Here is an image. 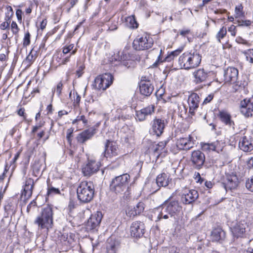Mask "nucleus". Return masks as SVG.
<instances>
[{
    "instance_id": "f257e3e1",
    "label": "nucleus",
    "mask_w": 253,
    "mask_h": 253,
    "mask_svg": "<svg viewBox=\"0 0 253 253\" xmlns=\"http://www.w3.org/2000/svg\"><path fill=\"white\" fill-rule=\"evenodd\" d=\"M53 211L51 206L46 205L42 209L40 214L36 217L34 223L38 225L39 230H44L47 233L52 228Z\"/></svg>"
},
{
    "instance_id": "f03ea898",
    "label": "nucleus",
    "mask_w": 253,
    "mask_h": 253,
    "mask_svg": "<svg viewBox=\"0 0 253 253\" xmlns=\"http://www.w3.org/2000/svg\"><path fill=\"white\" fill-rule=\"evenodd\" d=\"M201 59L202 56L197 51L185 52L178 58L179 67L187 70L193 69L200 65Z\"/></svg>"
},
{
    "instance_id": "7ed1b4c3",
    "label": "nucleus",
    "mask_w": 253,
    "mask_h": 253,
    "mask_svg": "<svg viewBox=\"0 0 253 253\" xmlns=\"http://www.w3.org/2000/svg\"><path fill=\"white\" fill-rule=\"evenodd\" d=\"M78 199L83 203H88L93 198L94 186L91 181L81 182L77 189Z\"/></svg>"
},
{
    "instance_id": "20e7f679",
    "label": "nucleus",
    "mask_w": 253,
    "mask_h": 253,
    "mask_svg": "<svg viewBox=\"0 0 253 253\" xmlns=\"http://www.w3.org/2000/svg\"><path fill=\"white\" fill-rule=\"evenodd\" d=\"M130 179V176L127 173L115 176L110 182V191L117 195H122L128 188Z\"/></svg>"
},
{
    "instance_id": "39448f33",
    "label": "nucleus",
    "mask_w": 253,
    "mask_h": 253,
    "mask_svg": "<svg viewBox=\"0 0 253 253\" xmlns=\"http://www.w3.org/2000/svg\"><path fill=\"white\" fill-rule=\"evenodd\" d=\"M153 43V40L151 36L145 33L137 36L133 42L132 46L136 50H144L151 48Z\"/></svg>"
},
{
    "instance_id": "423d86ee",
    "label": "nucleus",
    "mask_w": 253,
    "mask_h": 253,
    "mask_svg": "<svg viewBox=\"0 0 253 253\" xmlns=\"http://www.w3.org/2000/svg\"><path fill=\"white\" fill-rule=\"evenodd\" d=\"M113 76L110 73H105L98 76L94 80V88L98 90H105L113 83Z\"/></svg>"
},
{
    "instance_id": "0eeeda50",
    "label": "nucleus",
    "mask_w": 253,
    "mask_h": 253,
    "mask_svg": "<svg viewBox=\"0 0 253 253\" xmlns=\"http://www.w3.org/2000/svg\"><path fill=\"white\" fill-rule=\"evenodd\" d=\"M248 227V225L247 222L244 220H241L232 223L230 229L234 238H243L245 235Z\"/></svg>"
},
{
    "instance_id": "6e6552de",
    "label": "nucleus",
    "mask_w": 253,
    "mask_h": 253,
    "mask_svg": "<svg viewBox=\"0 0 253 253\" xmlns=\"http://www.w3.org/2000/svg\"><path fill=\"white\" fill-rule=\"evenodd\" d=\"M205 155L200 150H195L192 152L190 161L191 166L196 169H202L205 162Z\"/></svg>"
},
{
    "instance_id": "1a4fd4ad",
    "label": "nucleus",
    "mask_w": 253,
    "mask_h": 253,
    "mask_svg": "<svg viewBox=\"0 0 253 253\" xmlns=\"http://www.w3.org/2000/svg\"><path fill=\"white\" fill-rule=\"evenodd\" d=\"M100 163L93 158H87V162L82 168V172L85 176H90L98 171Z\"/></svg>"
},
{
    "instance_id": "9d476101",
    "label": "nucleus",
    "mask_w": 253,
    "mask_h": 253,
    "mask_svg": "<svg viewBox=\"0 0 253 253\" xmlns=\"http://www.w3.org/2000/svg\"><path fill=\"white\" fill-rule=\"evenodd\" d=\"M239 181L236 174L232 173L227 175L226 178L221 183L222 186L226 192L232 191L236 189L239 185Z\"/></svg>"
},
{
    "instance_id": "9b49d317",
    "label": "nucleus",
    "mask_w": 253,
    "mask_h": 253,
    "mask_svg": "<svg viewBox=\"0 0 253 253\" xmlns=\"http://www.w3.org/2000/svg\"><path fill=\"white\" fill-rule=\"evenodd\" d=\"M166 124L167 122L164 119L156 118L151 122L150 133L157 136H160L163 133Z\"/></svg>"
},
{
    "instance_id": "f8f14e48",
    "label": "nucleus",
    "mask_w": 253,
    "mask_h": 253,
    "mask_svg": "<svg viewBox=\"0 0 253 253\" xmlns=\"http://www.w3.org/2000/svg\"><path fill=\"white\" fill-rule=\"evenodd\" d=\"M119 150L116 142L110 140H106L105 143L104 156L106 158H112L119 155Z\"/></svg>"
},
{
    "instance_id": "ddd939ff",
    "label": "nucleus",
    "mask_w": 253,
    "mask_h": 253,
    "mask_svg": "<svg viewBox=\"0 0 253 253\" xmlns=\"http://www.w3.org/2000/svg\"><path fill=\"white\" fill-rule=\"evenodd\" d=\"M145 231V226L143 222L135 221L131 223L130 227V235L135 238L142 237Z\"/></svg>"
},
{
    "instance_id": "4468645a",
    "label": "nucleus",
    "mask_w": 253,
    "mask_h": 253,
    "mask_svg": "<svg viewBox=\"0 0 253 253\" xmlns=\"http://www.w3.org/2000/svg\"><path fill=\"white\" fill-rule=\"evenodd\" d=\"M200 101V96L196 93H192L189 96L187 100L189 107L188 113L191 117L195 116V112L199 108Z\"/></svg>"
},
{
    "instance_id": "2eb2a0df",
    "label": "nucleus",
    "mask_w": 253,
    "mask_h": 253,
    "mask_svg": "<svg viewBox=\"0 0 253 253\" xmlns=\"http://www.w3.org/2000/svg\"><path fill=\"white\" fill-rule=\"evenodd\" d=\"M155 105L150 104L140 110L136 111V119L140 122L144 121L148 116H150L153 114L155 112Z\"/></svg>"
},
{
    "instance_id": "dca6fc26",
    "label": "nucleus",
    "mask_w": 253,
    "mask_h": 253,
    "mask_svg": "<svg viewBox=\"0 0 253 253\" xmlns=\"http://www.w3.org/2000/svg\"><path fill=\"white\" fill-rule=\"evenodd\" d=\"M239 148L245 152H251L253 150V138L250 135L241 137L239 142Z\"/></svg>"
},
{
    "instance_id": "f3484780",
    "label": "nucleus",
    "mask_w": 253,
    "mask_h": 253,
    "mask_svg": "<svg viewBox=\"0 0 253 253\" xmlns=\"http://www.w3.org/2000/svg\"><path fill=\"white\" fill-rule=\"evenodd\" d=\"M199 194L195 190H187L184 191L181 196V202L185 205L192 204L198 198Z\"/></svg>"
},
{
    "instance_id": "a211bd4d",
    "label": "nucleus",
    "mask_w": 253,
    "mask_h": 253,
    "mask_svg": "<svg viewBox=\"0 0 253 253\" xmlns=\"http://www.w3.org/2000/svg\"><path fill=\"white\" fill-rule=\"evenodd\" d=\"M240 111L246 117L253 116V98L245 99L241 103Z\"/></svg>"
},
{
    "instance_id": "6ab92c4d",
    "label": "nucleus",
    "mask_w": 253,
    "mask_h": 253,
    "mask_svg": "<svg viewBox=\"0 0 253 253\" xmlns=\"http://www.w3.org/2000/svg\"><path fill=\"white\" fill-rule=\"evenodd\" d=\"M102 218V214L100 211H97L96 213L92 214L86 224L87 230L92 231L95 229L99 226Z\"/></svg>"
},
{
    "instance_id": "aec40b11",
    "label": "nucleus",
    "mask_w": 253,
    "mask_h": 253,
    "mask_svg": "<svg viewBox=\"0 0 253 253\" xmlns=\"http://www.w3.org/2000/svg\"><path fill=\"white\" fill-rule=\"evenodd\" d=\"M223 76L225 83H234L238 77V70L234 67H228L224 70Z\"/></svg>"
},
{
    "instance_id": "412c9836",
    "label": "nucleus",
    "mask_w": 253,
    "mask_h": 253,
    "mask_svg": "<svg viewBox=\"0 0 253 253\" xmlns=\"http://www.w3.org/2000/svg\"><path fill=\"white\" fill-rule=\"evenodd\" d=\"M176 147L180 150H188L194 147L192 137L189 135L188 137L180 138L176 141Z\"/></svg>"
},
{
    "instance_id": "4be33fe9",
    "label": "nucleus",
    "mask_w": 253,
    "mask_h": 253,
    "mask_svg": "<svg viewBox=\"0 0 253 253\" xmlns=\"http://www.w3.org/2000/svg\"><path fill=\"white\" fill-rule=\"evenodd\" d=\"M96 132V130L93 127L84 130L77 135V140L78 142L83 144L87 140L91 139Z\"/></svg>"
},
{
    "instance_id": "5701e85b",
    "label": "nucleus",
    "mask_w": 253,
    "mask_h": 253,
    "mask_svg": "<svg viewBox=\"0 0 253 253\" xmlns=\"http://www.w3.org/2000/svg\"><path fill=\"white\" fill-rule=\"evenodd\" d=\"M168 210V213L172 217L180 211L182 207L177 200H169L164 204Z\"/></svg>"
},
{
    "instance_id": "b1692460",
    "label": "nucleus",
    "mask_w": 253,
    "mask_h": 253,
    "mask_svg": "<svg viewBox=\"0 0 253 253\" xmlns=\"http://www.w3.org/2000/svg\"><path fill=\"white\" fill-rule=\"evenodd\" d=\"M140 93L145 96H149L154 90V86L150 81L142 79L139 84Z\"/></svg>"
},
{
    "instance_id": "393cba45",
    "label": "nucleus",
    "mask_w": 253,
    "mask_h": 253,
    "mask_svg": "<svg viewBox=\"0 0 253 253\" xmlns=\"http://www.w3.org/2000/svg\"><path fill=\"white\" fill-rule=\"evenodd\" d=\"M34 184L35 183L33 178H28L25 181L21 196L24 197V198L26 199H29L32 195Z\"/></svg>"
},
{
    "instance_id": "a878e982",
    "label": "nucleus",
    "mask_w": 253,
    "mask_h": 253,
    "mask_svg": "<svg viewBox=\"0 0 253 253\" xmlns=\"http://www.w3.org/2000/svg\"><path fill=\"white\" fill-rule=\"evenodd\" d=\"M156 180L157 188L153 189V192L157 191L161 187H166L169 185V176L165 173H162L157 176Z\"/></svg>"
},
{
    "instance_id": "bb28decb",
    "label": "nucleus",
    "mask_w": 253,
    "mask_h": 253,
    "mask_svg": "<svg viewBox=\"0 0 253 253\" xmlns=\"http://www.w3.org/2000/svg\"><path fill=\"white\" fill-rule=\"evenodd\" d=\"M220 120L226 126L232 128L235 130V124L234 121L231 119L230 114L224 111H220L218 115Z\"/></svg>"
},
{
    "instance_id": "cd10ccee",
    "label": "nucleus",
    "mask_w": 253,
    "mask_h": 253,
    "mask_svg": "<svg viewBox=\"0 0 253 253\" xmlns=\"http://www.w3.org/2000/svg\"><path fill=\"white\" fill-rule=\"evenodd\" d=\"M193 75L194 83L199 84L206 81L208 77V73L203 68L199 69L193 72Z\"/></svg>"
},
{
    "instance_id": "c85d7f7f",
    "label": "nucleus",
    "mask_w": 253,
    "mask_h": 253,
    "mask_svg": "<svg viewBox=\"0 0 253 253\" xmlns=\"http://www.w3.org/2000/svg\"><path fill=\"white\" fill-rule=\"evenodd\" d=\"M211 238L212 241H222L225 238V232L220 227L215 228L211 233Z\"/></svg>"
},
{
    "instance_id": "c756f323",
    "label": "nucleus",
    "mask_w": 253,
    "mask_h": 253,
    "mask_svg": "<svg viewBox=\"0 0 253 253\" xmlns=\"http://www.w3.org/2000/svg\"><path fill=\"white\" fill-rule=\"evenodd\" d=\"M88 120L84 115L79 114L76 118L72 121V124L76 126L77 128L81 129L88 126Z\"/></svg>"
},
{
    "instance_id": "7c9ffc66",
    "label": "nucleus",
    "mask_w": 253,
    "mask_h": 253,
    "mask_svg": "<svg viewBox=\"0 0 253 253\" xmlns=\"http://www.w3.org/2000/svg\"><path fill=\"white\" fill-rule=\"evenodd\" d=\"M120 244L118 241L109 238L108 240L106 249L107 253H117Z\"/></svg>"
},
{
    "instance_id": "2f4dec72",
    "label": "nucleus",
    "mask_w": 253,
    "mask_h": 253,
    "mask_svg": "<svg viewBox=\"0 0 253 253\" xmlns=\"http://www.w3.org/2000/svg\"><path fill=\"white\" fill-rule=\"evenodd\" d=\"M4 209L7 215H14L17 210V205L15 201L11 199L8 200L7 201L6 205L4 206Z\"/></svg>"
},
{
    "instance_id": "473e14b6",
    "label": "nucleus",
    "mask_w": 253,
    "mask_h": 253,
    "mask_svg": "<svg viewBox=\"0 0 253 253\" xmlns=\"http://www.w3.org/2000/svg\"><path fill=\"white\" fill-rule=\"evenodd\" d=\"M47 195L48 196L60 194V189L54 187L51 183H50V180L49 179L47 180Z\"/></svg>"
},
{
    "instance_id": "72a5a7b5",
    "label": "nucleus",
    "mask_w": 253,
    "mask_h": 253,
    "mask_svg": "<svg viewBox=\"0 0 253 253\" xmlns=\"http://www.w3.org/2000/svg\"><path fill=\"white\" fill-rule=\"evenodd\" d=\"M74 47V44H71L69 45L64 46L62 48L63 56L68 53H70V56L75 54L77 52V49L75 48L73 49ZM61 56H62V54H61Z\"/></svg>"
},
{
    "instance_id": "f704fd0d",
    "label": "nucleus",
    "mask_w": 253,
    "mask_h": 253,
    "mask_svg": "<svg viewBox=\"0 0 253 253\" xmlns=\"http://www.w3.org/2000/svg\"><path fill=\"white\" fill-rule=\"evenodd\" d=\"M126 22L128 26L132 29H136L138 26V24L137 22L134 15H131L126 17Z\"/></svg>"
},
{
    "instance_id": "c9c22d12",
    "label": "nucleus",
    "mask_w": 253,
    "mask_h": 253,
    "mask_svg": "<svg viewBox=\"0 0 253 253\" xmlns=\"http://www.w3.org/2000/svg\"><path fill=\"white\" fill-rule=\"evenodd\" d=\"M167 144V142L166 141H161L158 143L154 149V152L156 154H157L158 155H160V153L163 151L165 149Z\"/></svg>"
},
{
    "instance_id": "e433bc0d",
    "label": "nucleus",
    "mask_w": 253,
    "mask_h": 253,
    "mask_svg": "<svg viewBox=\"0 0 253 253\" xmlns=\"http://www.w3.org/2000/svg\"><path fill=\"white\" fill-rule=\"evenodd\" d=\"M235 12L236 18H241L245 16V13L243 11V6L242 4L236 6Z\"/></svg>"
},
{
    "instance_id": "4c0bfd02",
    "label": "nucleus",
    "mask_w": 253,
    "mask_h": 253,
    "mask_svg": "<svg viewBox=\"0 0 253 253\" xmlns=\"http://www.w3.org/2000/svg\"><path fill=\"white\" fill-rule=\"evenodd\" d=\"M217 144H218V141L213 142L211 143H205L203 145V149L206 150H212L216 151L217 149Z\"/></svg>"
},
{
    "instance_id": "58836bf2",
    "label": "nucleus",
    "mask_w": 253,
    "mask_h": 253,
    "mask_svg": "<svg viewBox=\"0 0 253 253\" xmlns=\"http://www.w3.org/2000/svg\"><path fill=\"white\" fill-rule=\"evenodd\" d=\"M245 55L246 60L249 61L251 64L253 63V49H250L247 50L242 51Z\"/></svg>"
},
{
    "instance_id": "ea45409f",
    "label": "nucleus",
    "mask_w": 253,
    "mask_h": 253,
    "mask_svg": "<svg viewBox=\"0 0 253 253\" xmlns=\"http://www.w3.org/2000/svg\"><path fill=\"white\" fill-rule=\"evenodd\" d=\"M245 187L249 191L253 192V175L246 179Z\"/></svg>"
},
{
    "instance_id": "a19ab883",
    "label": "nucleus",
    "mask_w": 253,
    "mask_h": 253,
    "mask_svg": "<svg viewBox=\"0 0 253 253\" xmlns=\"http://www.w3.org/2000/svg\"><path fill=\"white\" fill-rule=\"evenodd\" d=\"M227 34V29L225 27H222L218 32L216 35V39L219 42H221V40L223 39Z\"/></svg>"
},
{
    "instance_id": "79ce46f5",
    "label": "nucleus",
    "mask_w": 253,
    "mask_h": 253,
    "mask_svg": "<svg viewBox=\"0 0 253 253\" xmlns=\"http://www.w3.org/2000/svg\"><path fill=\"white\" fill-rule=\"evenodd\" d=\"M181 51V49H176L171 52L165 58V60L168 62L170 61L173 60L175 57L178 55Z\"/></svg>"
},
{
    "instance_id": "37998d69",
    "label": "nucleus",
    "mask_w": 253,
    "mask_h": 253,
    "mask_svg": "<svg viewBox=\"0 0 253 253\" xmlns=\"http://www.w3.org/2000/svg\"><path fill=\"white\" fill-rule=\"evenodd\" d=\"M126 213L129 218H133L137 215L135 210L132 207H128L126 210Z\"/></svg>"
},
{
    "instance_id": "c03bdc74",
    "label": "nucleus",
    "mask_w": 253,
    "mask_h": 253,
    "mask_svg": "<svg viewBox=\"0 0 253 253\" xmlns=\"http://www.w3.org/2000/svg\"><path fill=\"white\" fill-rule=\"evenodd\" d=\"M156 211H157L158 212L157 215H159V216H162V215H169L168 213V210H167V208L165 205V204H163L161 207H160L158 208Z\"/></svg>"
},
{
    "instance_id": "a18cd8bd",
    "label": "nucleus",
    "mask_w": 253,
    "mask_h": 253,
    "mask_svg": "<svg viewBox=\"0 0 253 253\" xmlns=\"http://www.w3.org/2000/svg\"><path fill=\"white\" fill-rule=\"evenodd\" d=\"M137 215L143 212L145 209V204L142 202H139L137 203L135 207H133Z\"/></svg>"
},
{
    "instance_id": "49530a36",
    "label": "nucleus",
    "mask_w": 253,
    "mask_h": 253,
    "mask_svg": "<svg viewBox=\"0 0 253 253\" xmlns=\"http://www.w3.org/2000/svg\"><path fill=\"white\" fill-rule=\"evenodd\" d=\"M235 41L239 44H242L247 47H250L251 45V44L249 42V41L243 39L242 37L240 36H238L236 38Z\"/></svg>"
},
{
    "instance_id": "de8ad7c7",
    "label": "nucleus",
    "mask_w": 253,
    "mask_h": 253,
    "mask_svg": "<svg viewBox=\"0 0 253 253\" xmlns=\"http://www.w3.org/2000/svg\"><path fill=\"white\" fill-rule=\"evenodd\" d=\"M30 37H31V35L29 32H27L25 34L24 38L23 39V46L26 47L30 44V42H31Z\"/></svg>"
},
{
    "instance_id": "09e8293b",
    "label": "nucleus",
    "mask_w": 253,
    "mask_h": 253,
    "mask_svg": "<svg viewBox=\"0 0 253 253\" xmlns=\"http://www.w3.org/2000/svg\"><path fill=\"white\" fill-rule=\"evenodd\" d=\"M62 87L63 84L61 82H60L57 84L56 88H54V90H52L53 93H54L55 92L57 96H60L61 94Z\"/></svg>"
},
{
    "instance_id": "8fccbe9b",
    "label": "nucleus",
    "mask_w": 253,
    "mask_h": 253,
    "mask_svg": "<svg viewBox=\"0 0 253 253\" xmlns=\"http://www.w3.org/2000/svg\"><path fill=\"white\" fill-rule=\"evenodd\" d=\"M10 17L9 16H6V17L5 19V21L2 22L0 25V28L1 30H5L9 27L10 21L9 22H8V21H10Z\"/></svg>"
},
{
    "instance_id": "3c124183",
    "label": "nucleus",
    "mask_w": 253,
    "mask_h": 253,
    "mask_svg": "<svg viewBox=\"0 0 253 253\" xmlns=\"http://www.w3.org/2000/svg\"><path fill=\"white\" fill-rule=\"evenodd\" d=\"M73 95L74 96V102H73L74 105L75 106H78L79 105L80 102L81 101V97L77 92H76L75 94L74 92Z\"/></svg>"
},
{
    "instance_id": "603ef678",
    "label": "nucleus",
    "mask_w": 253,
    "mask_h": 253,
    "mask_svg": "<svg viewBox=\"0 0 253 253\" xmlns=\"http://www.w3.org/2000/svg\"><path fill=\"white\" fill-rule=\"evenodd\" d=\"M11 28L12 32L14 35H16L18 34L19 31V29L15 22L12 21L11 25Z\"/></svg>"
},
{
    "instance_id": "864d4df0",
    "label": "nucleus",
    "mask_w": 253,
    "mask_h": 253,
    "mask_svg": "<svg viewBox=\"0 0 253 253\" xmlns=\"http://www.w3.org/2000/svg\"><path fill=\"white\" fill-rule=\"evenodd\" d=\"M35 57L34 55L32 54V51L30 52V53L27 56L25 62H26L29 65L32 64V63L34 61Z\"/></svg>"
},
{
    "instance_id": "5fc2aeb1",
    "label": "nucleus",
    "mask_w": 253,
    "mask_h": 253,
    "mask_svg": "<svg viewBox=\"0 0 253 253\" xmlns=\"http://www.w3.org/2000/svg\"><path fill=\"white\" fill-rule=\"evenodd\" d=\"M17 114L20 116L23 117V119L24 121L26 120V116L25 113V109L24 108H21L17 111Z\"/></svg>"
},
{
    "instance_id": "6e6d98bb",
    "label": "nucleus",
    "mask_w": 253,
    "mask_h": 253,
    "mask_svg": "<svg viewBox=\"0 0 253 253\" xmlns=\"http://www.w3.org/2000/svg\"><path fill=\"white\" fill-rule=\"evenodd\" d=\"M194 178L197 182L202 183L204 179L201 177V175L199 172H195L194 174Z\"/></svg>"
},
{
    "instance_id": "4d7b16f0",
    "label": "nucleus",
    "mask_w": 253,
    "mask_h": 253,
    "mask_svg": "<svg viewBox=\"0 0 253 253\" xmlns=\"http://www.w3.org/2000/svg\"><path fill=\"white\" fill-rule=\"evenodd\" d=\"M9 52V51L8 49L6 50V54L4 53H1L0 54V61H5L7 60V56L8 55V53Z\"/></svg>"
},
{
    "instance_id": "13d9d810",
    "label": "nucleus",
    "mask_w": 253,
    "mask_h": 253,
    "mask_svg": "<svg viewBox=\"0 0 253 253\" xmlns=\"http://www.w3.org/2000/svg\"><path fill=\"white\" fill-rule=\"evenodd\" d=\"M228 31L231 33V35L235 37L236 35V26L232 25L228 28Z\"/></svg>"
},
{
    "instance_id": "bf43d9fd",
    "label": "nucleus",
    "mask_w": 253,
    "mask_h": 253,
    "mask_svg": "<svg viewBox=\"0 0 253 253\" xmlns=\"http://www.w3.org/2000/svg\"><path fill=\"white\" fill-rule=\"evenodd\" d=\"M84 69V66L83 65H82L80 66L78 68V69L76 71V75L78 76V78L81 77L83 74V70Z\"/></svg>"
},
{
    "instance_id": "052dcab7",
    "label": "nucleus",
    "mask_w": 253,
    "mask_h": 253,
    "mask_svg": "<svg viewBox=\"0 0 253 253\" xmlns=\"http://www.w3.org/2000/svg\"><path fill=\"white\" fill-rule=\"evenodd\" d=\"M22 13H23V12H22V10L20 9H18L16 10V15L17 16L18 21L19 22H22Z\"/></svg>"
},
{
    "instance_id": "680f3d73",
    "label": "nucleus",
    "mask_w": 253,
    "mask_h": 253,
    "mask_svg": "<svg viewBox=\"0 0 253 253\" xmlns=\"http://www.w3.org/2000/svg\"><path fill=\"white\" fill-rule=\"evenodd\" d=\"M213 98V94H209L206 98L204 99L203 104H206L209 102H210Z\"/></svg>"
},
{
    "instance_id": "e2e57ef3",
    "label": "nucleus",
    "mask_w": 253,
    "mask_h": 253,
    "mask_svg": "<svg viewBox=\"0 0 253 253\" xmlns=\"http://www.w3.org/2000/svg\"><path fill=\"white\" fill-rule=\"evenodd\" d=\"M128 117V116H124L123 115H119L117 117H115L113 119V121H116L117 120H120L125 121V120L127 119Z\"/></svg>"
},
{
    "instance_id": "0e129e2a",
    "label": "nucleus",
    "mask_w": 253,
    "mask_h": 253,
    "mask_svg": "<svg viewBox=\"0 0 253 253\" xmlns=\"http://www.w3.org/2000/svg\"><path fill=\"white\" fill-rule=\"evenodd\" d=\"M251 22L250 20H242L238 21L239 26H249L251 25Z\"/></svg>"
},
{
    "instance_id": "69168bd1",
    "label": "nucleus",
    "mask_w": 253,
    "mask_h": 253,
    "mask_svg": "<svg viewBox=\"0 0 253 253\" xmlns=\"http://www.w3.org/2000/svg\"><path fill=\"white\" fill-rule=\"evenodd\" d=\"M70 57L71 56H67L64 58L63 59L61 60V62L59 63V65H65L68 62H69L70 60Z\"/></svg>"
},
{
    "instance_id": "338daca9",
    "label": "nucleus",
    "mask_w": 253,
    "mask_h": 253,
    "mask_svg": "<svg viewBox=\"0 0 253 253\" xmlns=\"http://www.w3.org/2000/svg\"><path fill=\"white\" fill-rule=\"evenodd\" d=\"M179 249L177 247L172 246L170 248L169 253H179Z\"/></svg>"
},
{
    "instance_id": "774afa93",
    "label": "nucleus",
    "mask_w": 253,
    "mask_h": 253,
    "mask_svg": "<svg viewBox=\"0 0 253 253\" xmlns=\"http://www.w3.org/2000/svg\"><path fill=\"white\" fill-rule=\"evenodd\" d=\"M247 166L250 169H253V157H251L247 162Z\"/></svg>"
}]
</instances>
